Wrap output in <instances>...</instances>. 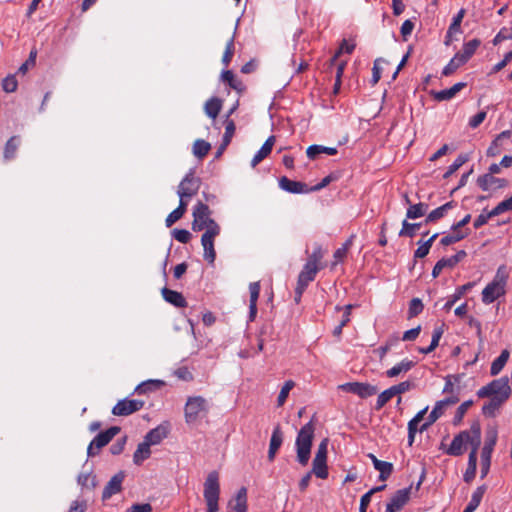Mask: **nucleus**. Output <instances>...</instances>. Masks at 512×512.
Segmentation results:
<instances>
[{
	"label": "nucleus",
	"instance_id": "obj_34",
	"mask_svg": "<svg viewBox=\"0 0 512 512\" xmlns=\"http://www.w3.org/2000/svg\"><path fill=\"white\" fill-rule=\"evenodd\" d=\"M509 359V351L503 350L498 358H496L490 368L491 375L495 376L501 372Z\"/></svg>",
	"mask_w": 512,
	"mask_h": 512
},
{
	"label": "nucleus",
	"instance_id": "obj_60",
	"mask_svg": "<svg viewBox=\"0 0 512 512\" xmlns=\"http://www.w3.org/2000/svg\"><path fill=\"white\" fill-rule=\"evenodd\" d=\"M472 404H473V401L472 400H468V401L463 402L457 408V411H456V414H455V417H454V424H459L462 421L465 413L472 406Z\"/></svg>",
	"mask_w": 512,
	"mask_h": 512
},
{
	"label": "nucleus",
	"instance_id": "obj_17",
	"mask_svg": "<svg viewBox=\"0 0 512 512\" xmlns=\"http://www.w3.org/2000/svg\"><path fill=\"white\" fill-rule=\"evenodd\" d=\"M466 445H468V431H462L453 438L446 452L453 456L462 455Z\"/></svg>",
	"mask_w": 512,
	"mask_h": 512
},
{
	"label": "nucleus",
	"instance_id": "obj_6",
	"mask_svg": "<svg viewBox=\"0 0 512 512\" xmlns=\"http://www.w3.org/2000/svg\"><path fill=\"white\" fill-rule=\"evenodd\" d=\"M203 495L207 505V512H217L219 510L220 484L219 475L216 471L208 474L204 483Z\"/></svg>",
	"mask_w": 512,
	"mask_h": 512
},
{
	"label": "nucleus",
	"instance_id": "obj_57",
	"mask_svg": "<svg viewBox=\"0 0 512 512\" xmlns=\"http://www.w3.org/2000/svg\"><path fill=\"white\" fill-rule=\"evenodd\" d=\"M350 245H351V241H347L345 244H343L342 247L338 248L334 252V255H333L334 262H333L332 266H336L339 262H341L346 257Z\"/></svg>",
	"mask_w": 512,
	"mask_h": 512
},
{
	"label": "nucleus",
	"instance_id": "obj_21",
	"mask_svg": "<svg viewBox=\"0 0 512 512\" xmlns=\"http://www.w3.org/2000/svg\"><path fill=\"white\" fill-rule=\"evenodd\" d=\"M283 442V434L279 426H277L271 435L270 444H269V450H268V459L270 461H273L275 458V455L282 445Z\"/></svg>",
	"mask_w": 512,
	"mask_h": 512
},
{
	"label": "nucleus",
	"instance_id": "obj_41",
	"mask_svg": "<svg viewBox=\"0 0 512 512\" xmlns=\"http://www.w3.org/2000/svg\"><path fill=\"white\" fill-rule=\"evenodd\" d=\"M210 149V143L202 139L196 140L193 144V154L199 159L205 157L210 151Z\"/></svg>",
	"mask_w": 512,
	"mask_h": 512
},
{
	"label": "nucleus",
	"instance_id": "obj_49",
	"mask_svg": "<svg viewBox=\"0 0 512 512\" xmlns=\"http://www.w3.org/2000/svg\"><path fill=\"white\" fill-rule=\"evenodd\" d=\"M472 286H473L472 283H467V284L461 286L457 290V292L452 296V298L446 302V304L444 305V309L450 310L452 308V306L454 305V303L457 300H459L466 293V291H468Z\"/></svg>",
	"mask_w": 512,
	"mask_h": 512
},
{
	"label": "nucleus",
	"instance_id": "obj_10",
	"mask_svg": "<svg viewBox=\"0 0 512 512\" xmlns=\"http://www.w3.org/2000/svg\"><path fill=\"white\" fill-rule=\"evenodd\" d=\"M338 389L344 392L356 394L360 398H368L375 395L378 391L375 386L362 382L344 383L339 385Z\"/></svg>",
	"mask_w": 512,
	"mask_h": 512
},
{
	"label": "nucleus",
	"instance_id": "obj_15",
	"mask_svg": "<svg viewBox=\"0 0 512 512\" xmlns=\"http://www.w3.org/2000/svg\"><path fill=\"white\" fill-rule=\"evenodd\" d=\"M477 184L483 191H489L504 188L507 181L491 174H484L477 179Z\"/></svg>",
	"mask_w": 512,
	"mask_h": 512
},
{
	"label": "nucleus",
	"instance_id": "obj_5",
	"mask_svg": "<svg viewBox=\"0 0 512 512\" xmlns=\"http://www.w3.org/2000/svg\"><path fill=\"white\" fill-rule=\"evenodd\" d=\"M510 394L511 388L507 377H501L493 380L489 384L480 388L477 392V395L480 398L490 397L503 403L509 398Z\"/></svg>",
	"mask_w": 512,
	"mask_h": 512
},
{
	"label": "nucleus",
	"instance_id": "obj_54",
	"mask_svg": "<svg viewBox=\"0 0 512 512\" xmlns=\"http://www.w3.org/2000/svg\"><path fill=\"white\" fill-rule=\"evenodd\" d=\"M394 397V394L392 393L391 389L388 388L385 391H383L381 394L378 395L375 409L380 410L383 408L387 402H389Z\"/></svg>",
	"mask_w": 512,
	"mask_h": 512
},
{
	"label": "nucleus",
	"instance_id": "obj_64",
	"mask_svg": "<svg viewBox=\"0 0 512 512\" xmlns=\"http://www.w3.org/2000/svg\"><path fill=\"white\" fill-rule=\"evenodd\" d=\"M173 237L180 243H188L191 239V233L186 229H174Z\"/></svg>",
	"mask_w": 512,
	"mask_h": 512
},
{
	"label": "nucleus",
	"instance_id": "obj_22",
	"mask_svg": "<svg viewBox=\"0 0 512 512\" xmlns=\"http://www.w3.org/2000/svg\"><path fill=\"white\" fill-rule=\"evenodd\" d=\"M275 144V137L270 136L262 145L260 150L255 154L251 161V166L256 167L264 158H266L272 151Z\"/></svg>",
	"mask_w": 512,
	"mask_h": 512
},
{
	"label": "nucleus",
	"instance_id": "obj_19",
	"mask_svg": "<svg viewBox=\"0 0 512 512\" xmlns=\"http://www.w3.org/2000/svg\"><path fill=\"white\" fill-rule=\"evenodd\" d=\"M464 87H466V83L459 82L454 84L449 89H444L441 91H432L431 95L437 101H447L454 98L457 95V93H459Z\"/></svg>",
	"mask_w": 512,
	"mask_h": 512
},
{
	"label": "nucleus",
	"instance_id": "obj_62",
	"mask_svg": "<svg viewBox=\"0 0 512 512\" xmlns=\"http://www.w3.org/2000/svg\"><path fill=\"white\" fill-rule=\"evenodd\" d=\"M503 404V402L497 400V399H492L489 401V403L485 404L483 406V413L485 415H493L495 413V411Z\"/></svg>",
	"mask_w": 512,
	"mask_h": 512
},
{
	"label": "nucleus",
	"instance_id": "obj_24",
	"mask_svg": "<svg viewBox=\"0 0 512 512\" xmlns=\"http://www.w3.org/2000/svg\"><path fill=\"white\" fill-rule=\"evenodd\" d=\"M415 365V362L409 359H403L392 368L386 371V376L389 378H394L399 376L401 373H406L411 370Z\"/></svg>",
	"mask_w": 512,
	"mask_h": 512
},
{
	"label": "nucleus",
	"instance_id": "obj_46",
	"mask_svg": "<svg viewBox=\"0 0 512 512\" xmlns=\"http://www.w3.org/2000/svg\"><path fill=\"white\" fill-rule=\"evenodd\" d=\"M476 468H477V460L474 456V453L469 454L468 458V467L466 469V472L464 473V480L466 482H470L474 479L476 475Z\"/></svg>",
	"mask_w": 512,
	"mask_h": 512
},
{
	"label": "nucleus",
	"instance_id": "obj_56",
	"mask_svg": "<svg viewBox=\"0 0 512 512\" xmlns=\"http://www.w3.org/2000/svg\"><path fill=\"white\" fill-rule=\"evenodd\" d=\"M18 82L14 75H9L2 81V88L7 93H12L17 90Z\"/></svg>",
	"mask_w": 512,
	"mask_h": 512
},
{
	"label": "nucleus",
	"instance_id": "obj_20",
	"mask_svg": "<svg viewBox=\"0 0 512 512\" xmlns=\"http://www.w3.org/2000/svg\"><path fill=\"white\" fill-rule=\"evenodd\" d=\"M279 186L281 187V189L290 193H305L309 191V189H307L306 184L290 180L285 176L280 178Z\"/></svg>",
	"mask_w": 512,
	"mask_h": 512
},
{
	"label": "nucleus",
	"instance_id": "obj_42",
	"mask_svg": "<svg viewBox=\"0 0 512 512\" xmlns=\"http://www.w3.org/2000/svg\"><path fill=\"white\" fill-rule=\"evenodd\" d=\"M295 387V382L293 380H287L284 382L283 386L281 387V390L279 392V395L277 397V406L282 407L288 396L290 391Z\"/></svg>",
	"mask_w": 512,
	"mask_h": 512
},
{
	"label": "nucleus",
	"instance_id": "obj_8",
	"mask_svg": "<svg viewBox=\"0 0 512 512\" xmlns=\"http://www.w3.org/2000/svg\"><path fill=\"white\" fill-rule=\"evenodd\" d=\"M327 453L328 439L324 438L317 447V451L312 461V470L310 471L317 478L326 479L328 477Z\"/></svg>",
	"mask_w": 512,
	"mask_h": 512
},
{
	"label": "nucleus",
	"instance_id": "obj_4",
	"mask_svg": "<svg viewBox=\"0 0 512 512\" xmlns=\"http://www.w3.org/2000/svg\"><path fill=\"white\" fill-rule=\"evenodd\" d=\"M315 425L312 421L305 424L298 432L296 437L295 446L297 461L306 466L310 459L312 442L314 439Z\"/></svg>",
	"mask_w": 512,
	"mask_h": 512
},
{
	"label": "nucleus",
	"instance_id": "obj_51",
	"mask_svg": "<svg viewBox=\"0 0 512 512\" xmlns=\"http://www.w3.org/2000/svg\"><path fill=\"white\" fill-rule=\"evenodd\" d=\"M355 43H349L347 40H343L339 49L337 50V52L335 53V55L332 57L331 59V64H334L335 61L337 60V58L342 54V53H348V54H351L354 49H355Z\"/></svg>",
	"mask_w": 512,
	"mask_h": 512
},
{
	"label": "nucleus",
	"instance_id": "obj_23",
	"mask_svg": "<svg viewBox=\"0 0 512 512\" xmlns=\"http://www.w3.org/2000/svg\"><path fill=\"white\" fill-rule=\"evenodd\" d=\"M162 296L167 302L176 307H185L187 305L185 298L180 292L168 288H163Z\"/></svg>",
	"mask_w": 512,
	"mask_h": 512
},
{
	"label": "nucleus",
	"instance_id": "obj_58",
	"mask_svg": "<svg viewBox=\"0 0 512 512\" xmlns=\"http://www.w3.org/2000/svg\"><path fill=\"white\" fill-rule=\"evenodd\" d=\"M512 210V196L500 202L495 208L491 210V215H500L506 211Z\"/></svg>",
	"mask_w": 512,
	"mask_h": 512
},
{
	"label": "nucleus",
	"instance_id": "obj_2",
	"mask_svg": "<svg viewBox=\"0 0 512 512\" xmlns=\"http://www.w3.org/2000/svg\"><path fill=\"white\" fill-rule=\"evenodd\" d=\"M324 254L325 252L322 247L320 245H316L313 252L308 256L303 269L299 273L295 289V293L299 294V297L302 296L308 284L315 279L318 271L324 267L322 264Z\"/></svg>",
	"mask_w": 512,
	"mask_h": 512
},
{
	"label": "nucleus",
	"instance_id": "obj_18",
	"mask_svg": "<svg viewBox=\"0 0 512 512\" xmlns=\"http://www.w3.org/2000/svg\"><path fill=\"white\" fill-rule=\"evenodd\" d=\"M409 495L410 489L408 488L398 490L391 498V501L387 504V508L394 512L401 510L404 507V505L408 502Z\"/></svg>",
	"mask_w": 512,
	"mask_h": 512
},
{
	"label": "nucleus",
	"instance_id": "obj_16",
	"mask_svg": "<svg viewBox=\"0 0 512 512\" xmlns=\"http://www.w3.org/2000/svg\"><path fill=\"white\" fill-rule=\"evenodd\" d=\"M227 512H247V490L242 487L228 503Z\"/></svg>",
	"mask_w": 512,
	"mask_h": 512
},
{
	"label": "nucleus",
	"instance_id": "obj_11",
	"mask_svg": "<svg viewBox=\"0 0 512 512\" xmlns=\"http://www.w3.org/2000/svg\"><path fill=\"white\" fill-rule=\"evenodd\" d=\"M458 401V396H449L443 400L436 402L433 410L428 416L427 422L422 425L420 431L425 430L429 425L433 424L440 416L444 414L445 410L448 407L455 405Z\"/></svg>",
	"mask_w": 512,
	"mask_h": 512
},
{
	"label": "nucleus",
	"instance_id": "obj_31",
	"mask_svg": "<svg viewBox=\"0 0 512 512\" xmlns=\"http://www.w3.org/2000/svg\"><path fill=\"white\" fill-rule=\"evenodd\" d=\"M222 108V100L213 97L209 99L204 105V111L212 119H216Z\"/></svg>",
	"mask_w": 512,
	"mask_h": 512
},
{
	"label": "nucleus",
	"instance_id": "obj_27",
	"mask_svg": "<svg viewBox=\"0 0 512 512\" xmlns=\"http://www.w3.org/2000/svg\"><path fill=\"white\" fill-rule=\"evenodd\" d=\"M481 443V430L479 425H473L471 429L468 431V444L471 446L472 450L470 453H474L475 458L477 459V452Z\"/></svg>",
	"mask_w": 512,
	"mask_h": 512
},
{
	"label": "nucleus",
	"instance_id": "obj_55",
	"mask_svg": "<svg viewBox=\"0 0 512 512\" xmlns=\"http://www.w3.org/2000/svg\"><path fill=\"white\" fill-rule=\"evenodd\" d=\"M387 63L386 60L382 58H378L374 61V66L372 69V84L375 85L381 78L382 73V64Z\"/></svg>",
	"mask_w": 512,
	"mask_h": 512
},
{
	"label": "nucleus",
	"instance_id": "obj_35",
	"mask_svg": "<svg viewBox=\"0 0 512 512\" xmlns=\"http://www.w3.org/2000/svg\"><path fill=\"white\" fill-rule=\"evenodd\" d=\"M166 437V432L164 429L158 427L149 431L144 441L148 443L150 446L159 444Z\"/></svg>",
	"mask_w": 512,
	"mask_h": 512
},
{
	"label": "nucleus",
	"instance_id": "obj_38",
	"mask_svg": "<svg viewBox=\"0 0 512 512\" xmlns=\"http://www.w3.org/2000/svg\"><path fill=\"white\" fill-rule=\"evenodd\" d=\"M163 384L164 382L161 380L144 381L135 388V392L138 394H145L150 391L159 389L161 386H163Z\"/></svg>",
	"mask_w": 512,
	"mask_h": 512
},
{
	"label": "nucleus",
	"instance_id": "obj_25",
	"mask_svg": "<svg viewBox=\"0 0 512 512\" xmlns=\"http://www.w3.org/2000/svg\"><path fill=\"white\" fill-rule=\"evenodd\" d=\"M497 442V430L494 427L487 429L485 443L481 455L491 457L494 446Z\"/></svg>",
	"mask_w": 512,
	"mask_h": 512
},
{
	"label": "nucleus",
	"instance_id": "obj_26",
	"mask_svg": "<svg viewBox=\"0 0 512 512\" xmlns=\"http://www.w3.org/2000/svg\"><path fill=\"white\" fill-rule=\"evenodd\" d=\"M480 46V41L478 39H473L463 45V48L460 52L455 55L461 59V61L465 64L475 53L477 48Z\"/></svg>",
	"mask_w": 512,
	"mask_h": 512
},
{
	"label": "nucleus",
	"instance_id": "obj_59",
	"mask_svg": "<svg viewBox=\"0 0 512 512\" xmlns=\"http://www.w3.org/2000/svg\"><path fill=\"white\" fill-rule=\"evenodd\" d=\"M466 161H467L466 156L459 155L456 158V160L449 166L447 172L444 174V178H448L452 174H454Z\"/></svg>",
	"mask_w": 512,
	"mask_h": 512
},
{
	"label": "nucleus",
	"instance_id": "obj_45",
	"mask_svg": "<svg viewBox=\"0 0 512 512\" xmlns=\"http://www.w3.org/2000/svg\"><path fill=\"white\" fill-rule=\"evenodd\" d=\"M375 469L380 473L379 479L381 481H385L393 472V464L390 462L381 461L376 463Z\"/></svg>",
	"mask_w": 512,
	"mask_h": 512
},
{
	"label": "nucleus",
	"instance_id": "obj_48",
	"mask_svg": "<svg viewBox=\"0 0 512 512\" xmlns=\"http://www.w3.org/2000/svg\"><path fill=\"white\" fill-rule=\"evenodd\" d=\"M467 232H462L453 228V232L450 235L444 236L441 239V243L445 246L456 243L467 236Z\"/></svg>",
	"mask_w": 512,
	"mask_h": 512
},
{
	"label": "nucleus",
	"instance_id": "obj_29",
	"mask_svg": "<svg viewBox=\"0 0 512 512\" xmlns=\"http://www.w3.org/2000/svg\"><path fill=\"white\" fill-rule=\"evenodd\" d=\"M249 291H250V318L254 319L257 313V300L260 293V283L259 282H252L249 285Z\"/></svg>",
	"mask_w": 512,
	"mask_h": 512
},
{
	"label": "nucleus",
	"instance_id": "obj_3",
	"mask_svg": "<svg viewBox=\"0 0 512 512\" xmlns=\"http://www.w3.org/2000/svg\"><path fill=\"white\" fill-rule=\"evenodd\" d=\"M509 278V271L505 265L498 267L493 280L483 289L482 301L485 304L494 302L506 292L505 287Z\"/></svg>",
	"mask_w": 512,
	"mask_h": 512
},
{
	"label": "nucleus",
	"instance_id": "obj_39",
	"mask_svg": "<svg viewBox=\"0 0 512 512\" xmlns=\"http://www.w3.org/2000/svg\"><path fill=\"white\" fill-rule=\"evenodd\" d=\"M20 140L17 136H12L6 143L4 148V158L11 160L15 157L19 147Z\"/></svg>",
	"mask_w": 512,
	"mask_h": 512
},
{
	"label": "nucleus",
	"instance_id": "obj_32",
	"mask_svg": "<svg viewBox=\"0 0 512 512\" xmlns=\"http://www.w3.org/2000/svg\"><path fill=\"white\" fill-rule=\"evenodd\" d=\"M78 484L83 490L92 491L97 486L96 476L90 472L81 473L78 476Z\"/></svg>",
	"mask_w": 512,
	"mask_h": 512
},
{
	"label": "nucleus",
	"instance_id": "obj_36",
	"mask_svg": "<svg viewBox=\"0 0 512 512\" xmlns=\"http://www.w3.org/2000/svg\"><path fill=\"white\" fill-rule=\"evenodd\" d=\"M187 206L186 203L179 202V206L166 217V226L171 227L175 222L181 219L186 213Z\"/></svg>",
	"mask_w": 512,
	"mask_h": 512
},
{
	"label": "nucleus",
	"instance_id": "obj_44",
	"mask_svg": "<svg viewBox=\"0 0 512 512\" xmlns=\"http://www.w3.org/2000/svg\"><path fill=\"white\" fill-rule=\"evenodd\" d=\"M437 236H438V234L436 233V234L432 235L425 242L419 241L418 242L419 246H418L417 250L415 251L414 256L416 258H423V257H425L429 253L431 245H432L433 241L437 238Z\"/></svg>",
	"mask_w": 512,
	"mask_h": 512
},
{
	"label": "nucleus",
	"instance_id": "obj_9",
	"mask_svg": "<svg viewBox=\"0 0 512 512\" xmlns=\"http://www.w3.org/2000/svg\"><path fill=\"white\" fill-rule=\"evenodd\" d=\"M199 188L200 179L195 177L193 173L187 174L180 182L177 189L179 202H183L188 205L190 199L198 193Z\"/></svg>",
	"mask_w": 512,
	"mask_h": 512
},
{
	"label": "nucleus",
	"instance_id": "obj_1",
	"mask_svg": "<svg viewBox=\"0 0 512 512\" xmlns=\"http://www.w3.org/2000/svg\"><path fill=\"white\" fill-rule=\"evenodd\" d=\"M211 210L208 205L198 202L193 209L192 230L205 232L201 237V245L203 247V257L210 264L216 259V251L214 248L215 238L220 234V225L211 218Z\"/></svg>",
	"mask_w": 512,
	"mask_h": 512
},
{
	"label": "nucleus",
	"instance_id": "obj_30",
	"mask_svg": "<svg viewBox=\"0 0 512 512\" xmlns=\"http://www.w3.org/2000/svg\"><path fill=\"white\" fill-rule=\"evenodd\" d=\"M150 445L143 441L140 443L134 452L133 455V462L136 465H140L143 463L144 460L148 459L151 455Z\"/></svg>",
	"mask_w": 512,
	"mask_h": 512
},
{
	"label": "nucleus",
	"instance_id": "obj_13",
	"mask_svg": "<svg viewBox=\"0 0 512 512\" xmlns=\"http://www.w3.org/2000/svg\"><path fill=\"white\" fill-rule=\"evenodd\" d=\"M144 406L142 400L136 399H123L117 402L113 407L112 413L115 416H128L136 411H139Z\"/></svg>",
	"mask_w": 512,
	"mask_h": 512
},
{
	"label": "nucleus",
	"instance_id": "obj_37",
	"mask_svg": "<svg viewBox=\"0 0 512 512\" xmlns=\"http://www.w3.org/2000/svg\"><path fill=\"white\" fill-rule=\"evenodd\" d=\"M484 493H485V487L484 486L478 487L473 492L470 502L466 506L464 512H474L477 509V507L479 506Z\"/></svg>",
	"mask_w": 512,
	"mask_h": 512
},
{
	"label": "nucleus",
	"instance_id": "obj_63",
	"mask_svg": "<svg viewBox=\"0 0 512 512\" xmlns=\"http://www.w3.org/2000/svg\"><path fill=\"white\" fill-rule=\"evenodd\" d=\"M412 387H413V384L410 381H404V382H401L397 385L390 387V389L395 396V395H400V394H403V393L411 390Z\"/></svg>",
	"mask_w": 512,
	"mask_h": 512
},
{
	"label": "nucleus",
	"instance_id": "obj_53",
	"mask_svg": "<svg viewBox=\"0 0 512 512\" xmlns=\"http://www.w3.org/2000/svg\"><path fill=\"white\" fill-rule=\"evenodd\" d=\"M222 78L224 81H226L229 86L237 91H242L243 89V86H242V83L240 81H238L234 74L231 72V71H225L223 72L222 74Z\"/></svg>",
	"mask_w": 512,
	"mask_h": 512
},
{
	"label": "nucleus",
	"instance_id": "obj_47",
	"mask_svg": "<svg viewBox=\"0 0 512 512\" xmlns=\"http://www.w3.org/2000/svg\"><path fill=\"white\" fill-rule=\"evenodd\" d=\"M420 226V223H409L407 220H404L402 223V229L399 232V236L413 237Z\"/></svg>",
	"mask_w": 512,
	"mask_h": 512
},
{
	"label": "nucleus",
	"instance_id": "obj_14",
	"mask_svg": "<svg viewBox=\"0 0 512 512\" xmlns=\"http://www.w3.org/2000/svg\"><path fill=\"white\" fill-rule=\"evenodd\" d=\"M124 478L125 473L120 471L109 480L102 493L103 501L110 499L113 495L121 491Z\"/></svg>",
	"mask_w": 512,
	"mask_h": 512
},
{
	"label": "nucleus",
	"instance_id": "obj_33",
	"mask_svg": "<svg viewBox=\"0 0 512 512\" xmlns=\"http://www.w3.org/2000/svg\"><path fill=\"white\" fill-rule=\"evenodd\" d=\"M328 154L335 155L337 153V149L334 147H325L321 145H311L307 148L306 154L308 158L315 159L319 154Z\"/></svg>",
	"mask_w": 512,
	"mask_h": 512
},
{
	"label": "nucleus",
	"instance_id": "obj_50",
	"mask_svg": "<svg viewBox=\"0 0 512 512\" xmlns=\"http://www.w3.org/2000/svg\"><path fill=\"white\" fill-rule=\"evenodd\" d=\"M235 123L233 120L226 119L225 120V133L223 135L224 146H228L234 136L235 133Z\"/></svg>",
	"mask_w": 512,
	"mask_h": 512
},
{
	"label": "nucleus",
	"instance_id": "obj_28",
	"mask_svg": "<svg viewBox=\"0 0 512 512\" xmlns=\"http://www.w3.org/2000/svg\"><path fill=\"white\" fill-rule=\"evenodd\" d=\"M465 16V9H460V11L457 13V15L453 18L452 23L450 24L447 35H446V41L445 44L449 45L451 38L454 34L461 33V22Z\"/></svg>",
	"mask_w": 512,
	"mask_h": 512
},
{
	"label": "nucleus",
	"instance_id": "obj_43",
	"mask_svg": "<svg viewBox=\"0 0 512 512\" xmlns=\"http://www.w3.org/2000/svg\"><path fill=\"white\" fill-rule=\"evenodd\" d=\"M428 209V205L425 203H418L414 205H410L406 217L409 219H416L422 217Z\"/></svg>",
	"mask_w": 512,
	"mask_h": 512
},
{
	"label": "nucleus",
	"instance_id": "obj_12",
	"mask_svg": "<svg viewBox=\"0 0 512 512\" xmlns=\"http://www.w3.org/2000/svg\"><path fill=\"white\" fill-rule=\"evenodd\" d=\"M119 430L120 429L118 427H111L105 432L99 433L88 446V455L94 456L98 454L99 450L102 447L106 446L112 440V438L119 432Z\"/></svg>",
	"mask_w": 512,
	"mask_h": 512
},
{
	"label": "nucleus",
	"instance_id": "obj_40",
	"mask_svg": "<svg viewBox=\"0 0 512 512\" xmlns=\"http://www.w3.org/2000/svg\"><path fill=\"white\" fill-rule=\"evenodd\" d=\"M452 207L453 203L447 202L446 204L434 209L428 214L427 218L425 219V222L429 223L437 221L438 219L442 218L445 215V213Z\"/></svg>",
	"mask_w": 512,
	"mask_h": 512
},
{
	"label": "nucleus",
	"instance_id": "obj_7",
	"mask_svg": "<svg viewBox=\"0 0 512 512\" xmlns=\"http://www.w3.org/2000/svg\"><path fill=\"white\" fill-rule=\"evenodd\" d=\"M208 412V404L205 398L193 396L187 399L185 405V420L188 424L197 422Z\"/></svg>",
	"mask_w": 512,
	"mask_h": 512
},
{
	"label": "nucleus",
	"instance_id": "obj_61",
	"mask_svg": "<svg viewBox=\"0 0 512 512\" xmlns=\"http://www.w3.org/2000/svg\"><path fill=\"white\" fill-rule=\"evenodd\" d=\"M423 310V304L420 299L414 298L411 300L409 305V317H415L420 314Z\"/></svg>",
	"mask_w": 512,
	"mask_h": 512
},
{
	"label": "nucleus",
	"instance_id": "obj_52",
	"mask_svg": "<svg viewBox=\"0 0 512 512\" xmlns=\"http://www.w3.org/2000/svg\"><path fill=\"white\" fill-rule=\"evenodd\" d=\"M462 65H464V63L461 61V59L454 55L450 62L444 67L442 73L445 76H449L453 74Z\"/></svg>",
	"mask_w": 512,
	"mask_h": 512
}]
</instances>
